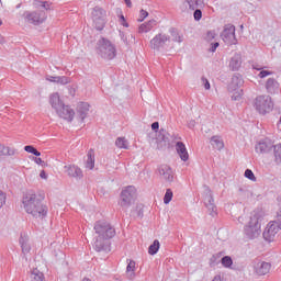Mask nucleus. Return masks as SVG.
<instances>
[{
  "label": "nucleus",
  "instance_id": "f257e3e1",
  "mask_svg": "<svg viewBox=\"0 0 281 281\" xmlns=\"http://www.w3.org/2000/svg\"><path fill=\"white\" fill-rule=\"evenodd\" d=\"M22 204L26 214H31L33 218H40L41 221L46 218L49 212V209L43 203V198L33 191H29L23 195Z\"/></svg>",
  "mask_w": 281,
  "mask_h": 281
},
{
  "label": "nucleus",
  "instance_id": "f03ea898",
  "mask_svg": "<svg viewBox=\"0 0 281 281\" xmlns=\"http://www.w3.org/2000/svg\"><path fill=\"white\" fill-rule=\"evenodd\" d=\"M95 49H97L98 56H100L101 58H104V60H113L117 52L115 49V45L111 43V41L104 37H101L97 42Z\"/></svg>",
  "mask_w": 281,
  "mask_h": 281
},
{
  "label": "nucleus",
  "instance_id": "7ed1b4c3",
  "mask_svg": "<svg viewBox=\"0 0 281 281\" xmlns=\"http://www.w3.org/2000/svg\"><path fill=\"white\" fill-rule=\"evenodd\" d=\"M135 196H137V190L134 186L123 188L119 199V205L123 212H126L135 203Z\"/></svg>",
  "mask_w": 281,
  "mask_h": 281
},
{
  "label": "nucleus",
  "instance_id": "20e7f679",
  "mask_svg": "<svg viewBox=\"0 0 281 281\" xmlns=\"http://www.w3.org/2000/svg\"><path fill=\"white\" fill-rule=\"evenodd\" d=\"M260 213H255L252 216H250L248 225L244 227V234L247 236V238L254 240V238H258L260 236Z\"/></svg>",
  "mask_w": 281,
  "mask_h": 281
},
{
  "label": "nucleus",
  "instance_id": "39448f33",
  "mask_svg": "<svg viewBox=\"0 0 281 281\" xmlns=\"http://www.w3.org/2000/svg\"><path fill=\"white\" fill-rule=\"evenodd\" d=\"M25 23L31 25H41L47 20V13L43 10L38 11H24L22 14Z\"/></svg>",
  "mask_w": 281,
  "mask_h": 281
},
{
  "label": "nucleus",
  "instance_id": "423d86ee",
  "mask_svg": "<svg viewBox=\"0 0 281 281\" xmlns=\"http://www.w3.org/2000/svg\"><path fill=\"white\" fill-rule=\"evenodd\" d=\"M93 229L97 236H102L103 238H113L115 236V228L106 221L95 222Z\"/></svg>",
  "mask_w": 281,
  "mask_h": 281
},
{
  "label": "nucleus",
  "instance_id": "0eeeda50",
  "mask_svg": "<svg viewBox=\"0 0 281 281\" xmlns=\"http://www.w3.org/2000/svg\"><path fill=\"white\" fill-rule=\"evenodd\" d=\"M255 106L261 115H267L273 111V101L269 95H259L256 98Z\"/></svg>",
  "mask_w": 281,
  "mask_h": 281
},
{
  "label": "nucleus",
  "instance_id": "6e6552de",
  "mask_svg": "<svg viewBox=\"0 0 281 281\" xmlns=\"http://www.w3.org/2000/svg\"><path fill=\"white\" fill-rule=\"evenodd\" d=\"M91 14L95 30H104V25H106V11L100 7H94Z\"/></svg>",
  "mask_w": 281,
  "mask_h": 281
},
{
  "label": "nucleus",
  "instance_id": "1a4fd4ad",
  "mask_svg": "<svg viewBox=\"0 0 281 281\" xmlns=\"http://www.w3.org/2000/svg\"><path fill=\"white\" fill-rule=\"evenodd\" d=\"M221 38L226 45H237L236 26L234 24H226L221 33Z\"/></svg>",
  "mask_w": 281,
  "mask_h": 281
},
{
  "label": "nucleus",
  "instance_id": "9d476101",
  "mask_svg": "<svg viewBox=\"0 0 281 281\" xmlns=\"http://www.w3.org/2000/svg\"><path fill=\"white\" fill-rule=\"evenodd\" d=\"M170 43V35H166L165 33L157 34L151 41L149 45L151 49L155 52H161V49H166V45Z\"/></svg>",
  "mask_w": 281,
  "mask_h": 281
},
{
  "label": "nucleus",
  "instance_id": "9b49d317",
  "mask_svg": "<svg viewBox=\"0 0 281 281\" xmlns=\"http://www.w3.org/2000/svg\"><path fill=\"white\" fill-rule=\"evenodd\" d=\"M109 240H111L110 237L98 235L93 246L95 251H105V254H109V251H111V241Z\"/></svg>",
  "mask_w": 281,
  "mask_h": 281
},
{
  "label": "nucleus",
  "instance_id": "f8f14e48",
  "mask_svg": "<svg viewBox=\"0 0 281 281\" xmlns=\"http://www.w3.org/2000/svg\"><path fill=\"white\" fill-rule=\"evenodd\" d=\"M281 231L280 224L278 222L269 223L263 232V238L265 240H268V243H271L273 238H276V234H278Z\"/></svg>",
  "mask_w": 281,
  "mask_h": 281
},
{
  "label": "nucleus",
  "instance_id": "ddd939ff",
  "mask_svg": "<svg viewBox=\"0 0 281 281\" xmlns=\"http://www.w3.org/2000/svg\"><path fill=\"white\" fill-rule=\"evenodd\" d=\"M56 113L63 120H67V122H72L74 115H76V112L74 111V109H70L69 105H65V104L58 108V110H56Z\"/></svg>",
  "mask_w": 281,
  "mask_h": 281
},
{
  "label": "nucleus",
  "instance_id": "4468645a",
  "mask_svg": "<svg viewBox=\"0 0 281 281\" xmlns=\"http://www.w3.org/2000/svg\"><path fill=\"white\" fill-rule=\"evenodd\" d=\"M158 173L160 175L161 179L168 183H172L175 181V173L172 172V168H170L168 165H161L158 168Z\"/></svg>",
  "mask_w": 281,
  "mask_h": 281
},
{
  "label": "nucleus",
  "instance_id": "2eb2a0df",
  "mask_svg": "<svg viewBox=\"0 0 281 281\" xmlns=\"http://www.w3.org/2000/svg\"><path fill=\"white\" fill-rule=\"evenodd\" d=\"M243 85H245V79H243V75L234 74L231 79V82L228 85L229 93H232L234 91H238V89H240V87H243Z\"/></svg>",
  "mask_w": 281,
  "mask_h": 281
},
{
  "label": "nucleus",
  "instance_id": "dca6fc26",
  "mask_svg": "<svg viewBox=\"0 0 281 281\" xmlns=\"http://www.w3.org/2000/svg\"><path fill=\"white\" fill-rule=\"evenodd\" d=\"M273 148V144L270 140H260L255 145V150L258 155H267V153H271Z\"/></svg>",
  "mask_w": 281,
  "mask_h": 281
},
{
  "label": "nucleus",
  "instance_id": "f3484780",
  "mask_svg": "<svg viewBox=\"0 0 281 281\" xmlns=\"http://www.w3.org/2000/svg\"><path fill=\"white\" fill-rule=\"evenodd\" d=\"M266 91L270 95H276V93H280V82L276 80V78H268L266 81Z\"/></svg>",
  "mask_w": 281,
  "mask_h": 281
},
{
  "label": "nucleus",
  "instance_id": "a211bd4d",
  "mask_svg": "<svg viewBox=\"0 0 281 281\" xmlns=\"http://www.w3.org/2000/svg\"><path fill=\"white\" fill-rule=\"evenodd\" d=\"M204 204L211 216H216V205L214 204V198L212 191H207L204 198Z\"/></svg>",
  "mask_w": 281,
  "mask_h": 281
},
{
  "label": "nucleus",
  "instance_id": "6ab92c4d",
  "mask_svg": "<svg viewBox=\"0 0 281 281\" xmlns=\"http://www.w3.org/2000/svg\"><path fill=\"white\" fill-rule=\"evenodd\" d=\"M65 172L68 175V177H72L74 179H82V169H80L76 165H68L65 166Z\"/></svg>",
  "mask_w": 281,
  "mask_h": 281
},
{
  "label": "nucleus",
  "instance_id": "aec40b11",
  "mask_svg": "<svg viewBox=\"0 0 281 281\" xmlns=\"http://www.w3.org/2000/svg\"><path fill=\"white\" fill-rule=\"evenodd\" d=\"M228 67L231 71H238V69L243 67V55H240L239 53H235L229 60Z\"/></svg>",
  "mask_w": 281,
  "mask_h": 281
},
{
  "label": "nucleus",
  "instance_id": "412c9836",
  "mask_svg": "<svg viewBox=\"0 0 281 281\" xmlns=\"http://www.w3.org/2000/svg\"><path fill=\"white\" fill-rule=\"evenodd\" d=\"M255 271H256L257 276H267V273H269V271H271V263H269L267 261H259L255 266Z\"/></svg>",
  "mask_w": 281,
  "mask_h": 281
},
{
  "label": "nucleus",
  "instance_id": "4be33fe9",
  "mask_svg": "<svg viewBox=\"0 0 281 281\" xmlns=\"http://www.w3.org/2000/svg\"><path fill=\"white\" fill-rule=\"evenodd\" d=\"M176 150L182 161H188V159H190L188 148H186V144H183V142L176 143Z\"/></svg>",
  "mask_w": 281,
  "mask_h": 281
},
{
  "label": "nucleus",
  "instance_id": "5701e85b",
  "mask_svg": "<svg viewBox=\"0 0 281 281\" xmlns=\"http://www.w3.org/2000/svg\"><path fill=\"white\" fill-rule=\"evenodd\" d=\"M77 113L81 122H85V120L87 119V115H89V103L80 102L77 105Z\"/></svg>",
  "mask_w": 281,
  "mask_h": 281
},
{
  "label": "nucleus",
  "instance_id": "b1692460",
  "mask_svg": "<svg viewBox=\"0 0 281 281\" xmlns=\"http://www.w3.org/2000/svg\"><path fill=\"white\" fill-rule=\"evenodd\" d=\"M86 168L88 170L95 168V151L93 149H90L87 154Z\"/></svg>",
  "mask_w": 281,
  "mask_h": 281
},
{
  "label": "nucleus",
  "instance_id": "393cba45",
  "mask_svg": "<svg viewBox=\"0 0 281 281\" xmlns=\"http://www.w3.org/2000/svg\"><path fill=\"white\" fill-rule=\"evenodd\" d=\"M211 146H213L215 150H223V148H225V143L221 136H213L211 138Z\"/></svg>",
  "mask_w": 281,
  "mask_h": 281
},
{
  "label": "nucleus",
  "instance_id": "a878e982",
  "mask_svg": "<svg viewBox=\"0 0 281 281\" xmlns=\"http://www.w3.org/2000/svg\"><path fill=\"white\" fill-rule=\"evenodd\" d=\"M50 105L55 111L61 108L64 103L60 102V95L58 93H53L49 99Z\"/></svg>",
  "mask_w": 281,
  "mask_h": 281
},
{
  "label": "nucleus",
  "instance_id": "bb28decb",
  "mask_svg": "<svg viewBox=\"0 0 281 281\" xmlns=\"http://www.w3.org/2000/svg\"><path fill=\"white\" fill-rule=\"evenodd\" d=\"M189 5V10H196V8H205V0H184Z\"/></svg>",
  "mask_w": 281,
  "mask_h": 281
},
{
  "label": "nucleus",
  "instance_id": "cd10ccee",
  "mask_svg": "<svg viewBox=\"0 0 281 281\" xmlns=\"http://www.w3.org/2000/svg\"><path fill=\"white\" fill-rule=\"evenodd\" d=\"M47 80H49V82H57V85H69V78L66 76H61V77L50 76L49 78H47Z\"/></svg>",
  "mask_w": 281,
  "mask_h": 281
},
{
  "label": "nucleus",
  "instance_id": "c85d7f7f",
  "mask_svg": "<svg viewBox=\"0 0 281 281\" xmlns=\"http://www.w3.org/2000/svg\"><path fill=\"white\" fill-rule=\"evenodd\" d=\"M119 34H120L121 41H123L125 45H128L130 43H135V35L133 34L126 35V33H124L123 31H120Z\"/></svg>",
  "mask_w": 281,
  "mask_h": 281
},
{
  "label": "nucleus",
  "instance_id": "c756f323",
  "mask_svg": "<svg viewBox=\"0 0 281 281\" xmlns=\"http://www.w3.org/2000/svg\"><path fill=\"white\" fill-rule=\"evenodd\" d=\"M169 34H171L172 41L175 43H183V36L179 35V31L177 29L170 27Z\"/></svg>",
  "mask_w": 281,
  "mask_h": 281
},
{
  "label": "nucleus",
  "instance_id": "7c9ffc66",
  "mask_svg": "<svg viewBox=\"0 0 281 281\" xmlns=\"http://www.w3.org/2000/svg\"><path fill=\"white\" fill-rule=\"evenodd\" d=\"M274 162L277 166H281V144L273 146Z\"/></svg>",
  "mask_w": 281,
  "mask_h": 281
},
{
  "label": "nucleus",
  "instance_id": "2f4dec72",
  "mask_svg": "<svg viewBox=\"0 0 281 281\" xmlns=\"http://www.w3.org/2000/svg\"><path fill=\"white\" fill-rule=\"evenodd\" d=\"M20 245L22 247V254H30V244H27V238L23 237V235L20 237Z\"/></svg>",
  "mask_w": 281,
  "mask_h": 281
},
{
  "label": "nucleus",
  "instance_id": "473e14b6",
  "mask_svg": "<svg viewBox=\"0 0 281 281\" xmlns=\"http://www.w3.org/2000/svg\"><path fill=\"white\" fill-rule=\"evenodd\" d=\"M159 247H160L159 241L157 239L154 240V243L148 248L149 256H155L157 251H159Z\"/></svg>",
  "mask_w": 281,
  "mask_h": 281
},
{
  "label": "nucleus",
  "instance_id": "72a5a7b5",
  "mask_svg": "<svg viewBox=\"0 0 281 281\" xmlns=\"http://www.w3.org/2000/svg\"><path fill=\"white\" fill-rule=\"evenodd\" d=\"M44 280H45V276L43 274V272L38 270H34L31 273V281H44Z\"/></svg>",
  "mask_w": 281,
  "mask_h": 281
},
{
  "label": "nucleus",
  "instance_id": "f704fd0d",
  "mask_svg": "<svg viewBox=\"0 0 281 281\" xmlns=\"http://www.w3.org/2000/svg\"><path fill=\"white\" fill-rule=\"evenodd\" d=\"M115 146L116 148H128V140H126V138L124 137H117L115 140Z\"/></svg>",
  "mask_w": 281,
  "mask_h": 281
},
{
  "label": "nucleus",
  "instance_id": "c9c22d12",
  "mask_svg": "<svg viewBox=\"0 0 281 281\" xmlns=\"http://www.w3.org/2000/svg\"><path fill=\"white\" fill-rule=\"evenodd\" d=\"M131 216L134 218H142L144 216V210L142 204L136 205V210L131 212Z\"/></svg>",
  "mask_w": 281,
  "mask_h": 281
},
{
  "label": "nucleus",
  "instance_id": "e433bc0d",
  "mask_svg": "<svg viewBox=\"0 0 281 281\" xmlns=\"http://www.w3.org/2000/svg\"><path fill=\"white\" fill-rule=\"evenodd\" d=\"M25 153H31V155H35V157H41V151L36 150V148L32 145H26L24 147Z\"/></svg>",
  "mask_w": 281,
  "mask_h": 281
},
{
  "label": "nucleus",
  "instance_id": "4c0bfd02",
  "mask_svg": "<svg viewBox=\"0 0 281 281\" xmlns=\"http://www.w3.org/2000/svg\"><path fill=\"white\" fill-rule=\"evenodd\" d=\"M126 271L127 273H130V277L131 278H134L135 277V261L131 260L126 267Z\"/></svg>",
  "mask_w": 281,
  "mask_h": 281
},
{
  "label": "nucleus",
  "instance_id": "58836bf2",
  "mask_svg": "<svg viewBox=\"0 0 281 281\" xmlns=\"http://www.w3.org/2000/svg\"><path fill=\"white\" fill-rule=\"evenodd\" d=\"M172 196H173L172 190L171 189H167V191L165 193V196H164L165 205H168V203H170V201H172Z\"/></svg>",
  "mask_w": 281,
  "mask_h": 281
},
{
  "label": "nucleus",
  "instance_id": "ea45409f",
  "mask_svg": "<svg viewBox=\"0 0 281 281\" xmlns=\"http://www.w3.org/2000/svg\"><path fill=\"white\" fill-rule=\"evenodd\" d=\"M231 98L234 102H238L243 98V90L233 91V94Z\"/></svg>",
  "mask_w": 281,
  "mask_h": 281
},
{
  "label": "nucleus",
  "instance_id": "a19ab883",
  "mask_svg": "<svg viewBox=\"0 0 281 281\" xmlns=\"http://www.w3.org/2000/svg\"><path fill=\"white\" fill-rule=\"evenodd\" d=\"M201 9L202 8L194 9V12H193L194 21H201V19H203V11H201Z\"/></svg>",
  "mask_w": 281,
  "mask_h": 281
},
{
  "label": "nucleus",
  "instance_id": "79ce46f5",
  "mask_svg": "<svg viewBox=\"0 0 281 281\" xmlns=\"http://www.w3.org/2000/svg\"><path fill=\"white\" fill-rule=\"evenodd\" d=\"M222 265L223 267H232V265H234V261L232 260V257L225 256L222 258Z\"/></svg>",
  "mask_w": 281,
  "mask_h": 281
},
{
  "label": "nucleus",
  "instance_id": "37998d69",
  "mask_svg": "<svg viewBox=\"0 0 281 281\" xmlns=\"http://www.w3.org/2000/svg\"><path fill=\"white\" fill-rule=\"evenodd\" d=\"M34 5L36 8H38V5H41V8H44V10H49V2H47V1L35 0Z\"/></svg>",
  "mask_w": 281,
  "mask_h": 281
},
{
  "label": "nucleus",
  "instance_id": "c03bdc74",
  "mask_svg": "<svg viewBox=\"0 0 281 281\" xmlns=\"http://www.w3.org/2000/svg\"><path fill=\"white\" fill-rule=\"evenodd\" d=\"M244 175L246 179H249L250 181H256V176L254 175V171H251V169H246Z\"/></svg>",
  "mask_w": 281,
  "mask_h": 281
},
{
  "label": "nucleus",
  "instance_id": "a18cd8bd",
  "mask_svg": "<svg viewBox=\"0 0 281 281\" xmlns=\"http://www.w3.org/2000/svg\"><path fill=\"white\" fill-rule=\"evenodd\" d=\"M267 76H273V71L261 69L258 74V78H267Z\"/></svg>",
  "mask_w": 281,
  "mask_h": 281
},
{
  "label": "nucleus",
  "instance_id": "49530a36",
  "mask_svg": "<svg viewBox=\"0 0 281 281\" xmlns=\"http://www.w3.org/2000/svg\"><path fill=\"white\" fill-rule=\"evenodd\" d=\"M148 32H150V27H148L146 23L139 25L138 27L139 34H146Z\"/></svg>",
  "mask_w": 281,
  "mask_h": 281
},
{
  "label": "nucleus",
  "instance_id": "de8ad7c7",
  "mask_svg": "<svg viewBox=\"0 0 281 281\" xmlns=\"http://www.w3.org/2000/svg\"><path fill=\"white\" fill-rule=\"evenodd\" d=\"M4 155H9V157H12L16 155V150L14 148L4 147Z\"/></svg>",
  "mask_w": 281,
  "mask_h": 281
},
{
  "label": "nucleus",
  "instance_id": "09e8293b",
  "mask_svg": "<svg viewBox=\"0 0 281 281\" xmlns=\"http://www.w3.org/2000/svg\"><path fill=\"white\" fill-rule=\"evenodd\" d=\"M5 205V193L3 191H0V210Z\"/></svg>",
  "mask_w": 281,
  "mask_h": 281
},
{
  "label": "nucleus",
  "instance_id": "8fccbe9b",
  "mask_svg": "<svg viewBox=\"0 0 281 281\" xmlns=\"http://www.w3.org/2000/svg\"><path fill=\"white\" fill-rule=\"evenodd\" d=\"M202 82H203L204 89H206V91H210L211 89L210 81L205 77H202Z\"/></svg>",
  "mask_w": 281,
  "mask_h": 281
},
{
  "label": "nucleus",
  "instance_id": "3c124183",
  "mask_svg": "<svg viewBox=\"0 0 281 281\" xmlns=\"http://www.w3.org/2000/svg\"><path fill=\"white\" fill-rule=\"evenodd\" d=\"M145 25H147V27H149V32H150V30H153V27H155V25H157V21L150 20L147 23H145Z\"/></svg>",
  "mask_w": 281,
  "mask_h": 281
},
{
  "label": "nucleus",
  "instance_id": "603ef678",
  "mask_svg": "<svg viewBox=\"0 0 281 281\" xmlns=\"http://www.w3.org/2000/svg\"><path fill=\"white\" fill-rule=\"evenodd\" d=\"M145 25H147V27H149V32H150V30H153V27H155V25H157V21L150 20L147 23H145Z\"/></svg>",
  "mask_w": 281,
  "mask_h": 281
},
{
  "label": "nucleus",
  "instance_id": "864d4df0",
  "mask_svg": "<svg viewBox=\"0 0 281 281\" xmlns=\"http://www.w3.org/2000/svg\"><path fill=\"white\" fill-rule=\"evenodd\" d=\"M139 16H140L139 21H144V19H146L148 16V11L142 9Z\"/></svg>",
  "mask_w": 281,
  "mask_h": 281
},
{
  "label": "nucleus",
  "instance_id": "5fc2aeb1",
  "mask_svg": "<svg viewBox=\"0 0 281 281\" xmlns=\"http://www.w3.org/2000/svg\"><path fill=\"white\" fill-rule=\"evenodd\" d=\"M218 45H220L218 42L212 43L211 47L209 48V52H212V53L216 52V49L218 48Z\"/></svg>",
  "mask_w": 281,
  "mask_h": 281
},
{
  "label": "nucleus",
  "instance_id": "6e6d98bb",
  "mask_svg": "<svg viewBox=\"0 0 281 281\" xmlns=\"http://www.w3.org/2000/svg\"><path fill=\"white\" fill-rule=\"evenodd\" d=\"M3 156H5V146L0 144V157H3Z\"/></svg>",
  "mask_w": 281,
  "mask_h": 281
},
{
  "label": "nucleus",
  "instance_id": "4d7b16f0",
  "mask_svg": "<svg viewBox=\"0 0 281 281\" xmlns=\"http://www.w3.org/2000/svg\"><path fill=\"white\" fill-rule=\"evenodd\" d=\"M151 130H153V131H159V122H154V123L151 124Z\"/></svg>",
  "mask_w": 281,
  "mask_h": 281
},
{
  "label": "nucleus",
  "instance_id": "13d9d810",
  "mask_svg": "<svg viewBox=\"0 0 281 281\" xmlns=\"http://www.w3.org/2000/svg\"><path fill=\"white\" fill-rule=\"evenodd\" d=\"M206 36H207V38L210 41V40L214 38V36H216V34L214 32H212V31H209Z\"/></svg>",
  "mask_w": 281,
  "mask_h": 281
},
{
  "label": "nucleus",
  "instance_id": "bf43d9fd",
  "mask_svg": "<svg viewBox=\"0 0 281 281\" xmlns=\"http://www.w3.org/2000/svg\"><path fill=\"white\" fill-rule=\"evenodd\" d=\"M252 69H256V71H261L265 69V67H260L259 65H252Z\"/></svg>",
  "mask_w": 281,
  "mask_h": 281
},
{
  "label": "nucleus",
  "instance_id": "052dcab7",
  "mask_svg": "<svg viewBox=\"0 0 281 281\" xmlns=\"http://www.w3.org/2000/svg\"><path fill=\"white\" fill-rule=\"evenodd\" d=\"M41 179H47V173L45 172V170H42L40 173Z\"/></svg>",
  "mask_w": 281,
  "mask_h": 281
},
{
  "label": "nucleus",
  "instance_id": "680f3d73",
  "mask_svg": "<svg viewBox=\"0 0 281 281\" xmlns=\"http://www.w3.org/2000/svg\"><path fill=\"white\" fill-rule=\"evenodd\" d=\"M194 126H196V122L195 121H190L189 122V128H194Z\"/></svg>",
  "mask_w": 281,
  "mask_h": 281
},
{
  "label": "nucleus",
  "instance_id": "e2e57ef3",
  "mask_svg": "<svg viewBox=\"0 0 281 281\" xmlns=\"http://www.w3.org/2000/svg\"><path fill=\"white\" fill-rule=\"evenodd\" d=\"M127 8H133V2L131 0H124Z\"/></svg>",
  "mask_w": 281,
  "mask_h": 281
},
{
  "label": "nucleus",
  "instance_id": "0e129e2a",
  "mask_svg": "<svg viewBox=\"0 0 281 281\" xmlns=\"http://www.w3.org/2000/svg\"><path fill=\"white\" fill-rule=\"evenodd\" d=\"M35 164H37L38 166H41V164H43V159H41V158H35Z\"/></svg>",
  "mask_w": 281,
  "mask_h": 281
},
{
  "label": "nucleus",
  "instance_id": "69168bd1",
  "mask_svg": "<svg viewBox=\"0 0 281 281\" xmlns=\"http://www.w3.org/2000/svg\"><path fill=\"white\" fill-rule=\"evenodd\" d=\"M3 43H5V37H3V35L0 34V45H3Z\"/></svg>",
  "mask_w": 281,
  "mask_h": 281
},
{
  "label": "nucleus",
  "instance_id": "338daca9",
  "mask_svg": "<svg viewBox=\"0 0 281 281\" xmlns=\"http://www.w3.org/2000/svg\"><path fill=\"white\" fill-rule=\"evenodd\" d=\"M212 281H223V280L221 279V276H215Z\"/></svg>",
  "mask_w": 281,
  "mask_h": 281
},
{
  "label": "nucleus",
  "instance_id": "774afa93",
  "mask_svg": "<svg viewBox=\"0 0 281 281\" xmlns=\"http://www.w3.org/2000/svg\"><path fill=\"white\" fill-rule=\"evenodd\" d=\"M121 24H122L123 27H128V23L126 21L121 22Z\"/></svg>",
  "mask_w": 281,
  "mask_h": 281
}]
</instances>
